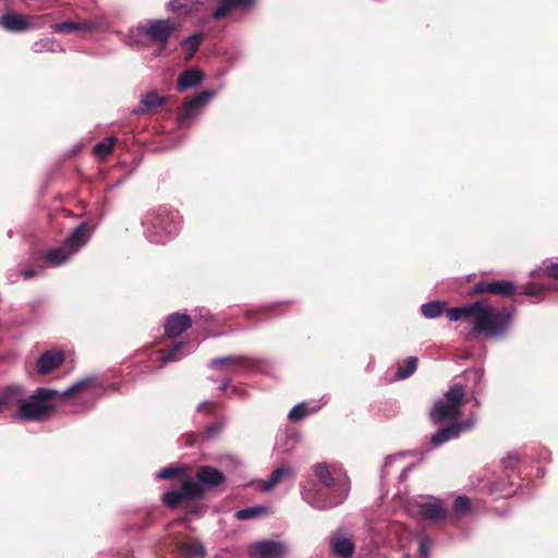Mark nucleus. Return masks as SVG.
Returning a JSON list of instances; mask_svg holds the SVG:
<instances>
[{
  "mask_svg": "<svg viewBox=\"0 0 558 558\" xmlns=\"http://www.w3.org/2000/svg\"><path fill=\"white\" fill-rule=\"evenodd\" d=\"M432 541L428 536L423 535L418 539V558H429L428 548Z\"/></svg>",
  "mask_w": 558,
  "mask_h": 558,
  "instance_id": "a18cd8bd",
  "label": "nucleus"
},
{
  "mask_svg": "<svg viewBox=\"0 0 558 558\" xmlns=\"http://www.w3.org/2000/svg\"><path fill=\"white\" fill-rule=\"evenodd\" d=\"M75 254L64 243L34 253L31 257L35 265L44 264L47 267H61L69 264Z\"/></svg>",
  "mask_w": 558,
  "mask_h": 558,
  "instance_id": "9d476101",
  "label": "nucleus"
},
{
  "mask_svg": "<svg viewBox=\"0 0 558 558\" xmlns=\"http://www.w3.org/2000/svg\"><path fill=\"white\" fill-rule=\"evenodd\" d=\"M489 294L498 296H511L515 292V284L509 280H495L487 283Z\"/></svg>",
  "mask_w": 558,
  "mask_h": 558,
  "instance_id": "2f4dec72",
  "label": "nucleus"
},
{
  "mask_svg": "<svg viewBox=\"0 0 558 558\" xmlns=\"http://www.w3.org/2000/svg\"><path fill=\"white\" fill-rule=\"evenodd\" d=\"M395 460H396V457H387L385 459L383 468H381V474H380L381 480H384L388 475V469L395 462Z\"/></svg>",
  "mask_w": 558,
  "mask_h": 558,
  "instance_id": "603ef678",
  "label": "nucleus"
},
{
  "mask_svg": "<svg viewBox=\"0 0 558 558\" xmlns=\"http://www.w3.org/2000/svg\"><path fill=\"white\" fill-rule=\"evenodd\" d=\"M166 48H163L162 46L159 45V48L154 52V56L155 57H159L162 54V52L165 51Z\"/></svg>",
  "mask_w": 558,
  "mask_h": 558,
  "instance_id": "bf43d9fd",
  "label": "nucleus"
},
{
  "mask_svg": "<svg viewBox=\"0 0 558 558\" xmlns=\"http://www.w3.org/2000/svg\"><path fill=\"white\" fill-rule=\"evenodd\" d=\"M487 283V281L476 282L471 290V294L488 293Z\"/></svg>",
  "mask_w": 558,
  "mask_h": 558,
  "instance_id": "8fccbe9b",
  "label": "nucleus"
},
{
  "mask_svg": "<svg viewBox=\"0 0 558 558\" xmlns=\"http://www.w3.org/2000/svg\"><path fill=\"white\" fill-rule=\"evenodd\" d=\"M32 50L35 53L65 51L64 47L62 45H59L57 40L52 37H46L35 41L32 46Z\"/></svg>",
  "mask_w": 558,
  "mask_h": 558,
  "instance_id": "72a5a7b5",
  "label": "nucleus"
},
{
  "mask_svg": "<svg viewBox=\"0 0 558 558\" xmlns=\"http://www.w3.org/2000/svg\"><path fill=\"white\" fill-rule=\"evenodd\" d=\"M192 325V318L184 313H172L166 318L165 333L168 337H179Z\"/></svg>",
  "mask_w": 558,
  "mask_h": 558,
  "instance_id": "412c9836",
  "label": "nucleus"
},
{
  "mask_svg": "<svg viewBox=\"0 0 558 558\" xmlns=\"http://www.w3.org/2000/svg\"><path fill=\"white\" fill-rule=\"evenodd\" d=\"M93 233L94 228L87 221H82L70 232L63 243L76 255L87 245Z\"/></svg>",
  "mask_w": 558,
  "mask_h": 558,
  "instance_id": "dca6fc26",
  "label": "nucleus"
},
{
  "mask_svg": "<svg viewBox=\"0 0 558 558\" xmlns=\"http://www.w3.org/2000/svg\"><path fill=\"white\" fill-rule=\"evenodd\" d=\"M416 508L421 519L430 523H439L448 518L442 500L436 497H429L428 500L416 502Z\"/></svg>",
  "mask_w": 558,
  "mask_h": 558,
  "instance_id": "ddd939ff",
  "label": "nucleus"
},
{
  "mask_svg": "<svg viewBox=\"0 0 558 558\" xmlns=\"http://www.w3.org/2000/svg\"><path fill=\"white\" fill-rule=\"evenodd\" d=\"M211 403L209 401H203V402L198 403V405L196 407V411L202 412Z\"/></svg>",
  "mask_w": 558,
  "mask_h": 558,
  "instance_id": "4d7b16f0",
  "label": "nucleus"
},
{
  "mask_svg": "<svg viewBox=\"0 0 558 558\" xmlns=\"http://www.w3.org/2000/svg\"><path fill=\"white\" fill-rule=\"evenodd\" d=\"M203 38H204V34L202 32H195L192 35L184 37L182 39L181 46H182V48H184L187 51L186 57H185L187 60L195 56V53L197 52V50L201 46Z\"/></svg>",
  "mask_w": 558,
  "mask_h": 558,
  "instance_id": "c9c22d12",
  "label": "nucleus"
},
{
  "mask_svg": "<svg viewBox=\"0 0 558 558\" xmlns=\"http://www.w3.org/2000/svg\"><path fill=\"white\" fill-rule=\"evenodd\" d=\"M283 478H289L291 481L295 480V472L289 464H282L275 469L271 472L269 480L263 485L262 489L264 492H268L278 485Z\"/></svg>",
  "mask_w": 558,
  "mask_h": 558,
  "instance_id": "a878e982",
  "label": "nucleus"
},
{
  "mask_svg": "<svg viewBox=\"0 0 558 558\" xmlns=\"http://www.w3.org/2000/svg\"><path fill=\"white\" fill-rule=\"evenodd\" d=\"M11 399V397H7L5 390L3 391V396L0 397V413L3 411L5 403Z\"/></svg>",
  "mask_w": 558,
  "mask_h": 558,
  "instance_id": "6e6d98bb",
  "label": "nucleus"
},
{
  "mask_svg": "<svg viewBox=\"0 0 558 558\" xmlns=\"http://www.w3.org/2000/svg\"><path fill=\"white\" fill-rule=\"evenodd\" d=\"M166 102V97L160 95L157 90L153 89L145 94L137 107L131 110L133 116H145L149 111L161 107Z\"/></svg>",
  "mask_w": 558,
  "mask_h": 558,
  "instance_id": "b1692460",
  "label": "nucleus"
},
{
  "mask_svg": "<svg viewBox=\"0 0 558 558\" xmlns=\"http://www.w3.org/2000/svg\"><path fill=\"white\" fill-rule=\"evenodd\" d=\"M205 80L204 73L197 68H191L181 72L177 80L175 90L183 93L187 89L197 88Z\"/></svg>",
  "mask_w": 558,
  "mask_h": 558,
  "instance_id": "4be33fe9",
  "label": "nucleus"
},
{
  "mask_svg": "<svg viewBox=\"0 0 558 558\" xmlns=\"http://www.w3.org/2000/svg\"><path fill=\"white\" fill-rule=\"evenodd\" d=\"M293 304H294V301H292V300H283V301H278L275 303H269L267 305H264L260 307V311L266 313V312H270L276 306L293 305Z\"/></svg>",
  "mask_w": 558,
  "mask_h": 558,
  "instance_id": "09e8293b",
  "label": "nucleus"
},
{
  "mask_svg": "<svg viewBox=\"0 0 558 558\" xmlns=\"http://www.w3.org/2000/svg\"><path fill=\"white\" fill-rule=\"evenodd\" d=\"M459 377H462L465 381H471L473 384L471 389V398L476 403V405H480L477 395L482 393L483 391V372L480 368L466 369L462 372Z\"/></svg>",
  "mask_w": 558,
  "mask_h": 558,
  "instance_id": "bb28decb",
  "label": "nucleus"
},
{
  "mask_svg": "<svg viewBox=\"0 0 558 558\" xmlns=\"http://www.w3.org/2000/svg\"><path fill=\"white\" fill-rule=\"evenodd\" d=\"M201 5V0H169L166 4V9L168 12L179 16L190 17Z\"/></svg>",
  "mask_w": 558,
  "mask_h": 558,
  "instance_id": "393cba45",
  "label": "nucleus"
},
{
  "mask_svg": "<svg viewBox=\"0 0 558 558\" xmlns=\"http://www.w3.org/2000/svg\"><path fill=\"white\" fill-rule=\"evenodd\" d=\"M225 427H226V420L225 418H219L216 422L209 424L205 428L204 435H205V437L207 439H214V438H216L222 432V429Z\"/></svg>",
  "mask_w": 558,
  "mask_h": 558,
  "instance_id": "37998d69",
  "label": "nucleus"
},
{
  "mask_svg": "<svg viewBox=\"0 0 558 558\" xmlns=\"http://www.w3.org/2000/svg\"><path fill=\"white\" fill-rule=\"evenodd\" d=\"M50 27H51L52 32L56 34L78 32V23L74 22V21H64L61 23H54Z\"/></svg>",
  "mask_w": 558,
  "mask_h": 558,
  "instance_id": "c03bdc74",
  "label": "nucleus"
},
{
  "mask_svg": "<svg viewBox=\"0 0 558 558\" xmlns=\"http://www.w3.org/2000/svg\"><path fill=\"white\" fill-rule=\"evenodd\" d=\"M5 395L15 399L19 403V408L12 414V417L25 422L46 421L50 413L56 410L57 401H60L59 390L46 387H38L29 397L24 398V388L19 385H11L5 388Z\"/></svg>",
  "mask_w": 558,
  "mask_h": 558,
  "instance_id": "f03ea898",
  "label": "nucleus"
},
{
  "mask_svg": "<svg viewBox=\"0 0 558 558\" xmlns=\"http://www.w3.org/2000/svg\"><path fill=\"white\" fill-rule=\"evenodd\" d=\"M531 278L544 277L551 281L550 289L558 292V257L545 258L530 271Z\"/></svg>",
  "mask_w": 558,
  "mask_h": 558,
  "instance_id": "a211bd4d",
  "label": "nucleus"
},
{
  "mask_svg": "<svg viewBox=\"0 0 558 558\" xmlns=\"http://www.w3.org/2000/svg\"><path fill=\"white\" fill-rule=\"evenodd\" d=\"M8 279H9L10 282H14L15 281V279H13L11 276H8Z\"/></svg>",
  "mask_w": 558,
  "mask_h": 558,
  "instance_id": "e2e57ef3",
  "label": "nucleus"
},
{
  "mask_svg": "<svg viewBox=\"0 0 558 558\" xmlns=\"http://www.w3.org/2000/svg\"><path fill=\"white\" fill-rule=\"evenodd\" d=\"M286 550V545L280 541L263 539L254 543L252 555L258 558H281Z\"/></svg>",
  "mask_w": 558,
  "mask_h": 558,
  "instance_id": "6ab92c4d",
  "label": "nucleus"
},
{
  "mask_svg": "<svg viewBox=\"0 0 558 558\" xmlns=\"http://www.w3.org/2000/svg\"><path fill=\"white\" fill-rule=\"evenodd\" d=\"M178 28V24L171 19H150L146 23H140L129 29L126 35L129 46H138L140 36H146L149 41L157 43L167 48L169 39Z\"/></svg>",
  "mask_w": 558,
  "mask_h": 558,
  "instance_id": "0eeeda50",
  "label": "nucleus"
},
{
  "mask_svg": "<svg viewBox=\"0 0 558 558\" xmlns=\"http://www.w3.org/2000/svg\"><path fill=\"white\" fill-rule=\"evenodd\" d=\"M466 387V384L453 381L444 396L434 402L429 412L433 424L459 422Z\"/></svg>",
  "mask_w": 558,
  "mask_h": 558,
  "instance_id": "423d86ee",
  "label": "nucleus"
},
{
  "mask_svg": "<svg viewBox=\"0 0 558 558\" xmlns=\"http://www.w3.org/2000/svg\"><path fill=\"white\" fill-rule=\"evenodd\" d=\"M226 364H233V365L238 366L239 371L242 374H248V373L255 372L257 369L258 365L260 364V361L257 359H254V357L246 356V355L231 354V355L219 356V357L213 359L209 362L208 366L210 368H218L219 366L226 365Z\"/></svg>",
  "mask_w": 558,
  "mask_h": 558,
  "instance_id": "4468645a",
  "label": "nucleus"
},
{
  "mask_svg": "<svg viewBox=\"0 0 558 558\" xmlns=\"http://www.w3.org/2000/svg\"><path fill=\"white\" fill-rule=\"evenodd\" d=\"M459 307L461 318L471 319L473 322V331L475 333H483L486 338H498L506 335L515 315L513 306L496 311L484 300Z\"/></svg>",
  "mask_w": 558,
  "mask_h": 558,
  "instance_id": "f257e3e1",
  "label": "nucleus"
},
{
  "mask_svg": "<svg viewBox=\"0 0 558 558\" xmlns=\"http://www.w3.org/2000/svg\"><path fill=\"white\" fill-rule=\"evenodd\" d=\"M41 274H43V271H38L34 268H26L21 271V276L23 277L24 280H29V279L34 278L35 276L41 275Z\"/></svg>",
  "mask_w": 558,
  "mask_h": 558,
  "instance_id": "864d4df0",
  "label": "nucleus"
},
{
  "mask_svg": "<svg viewBox=\"0 0 558 558\" xmlns=\"http://www.w3.org/2000/svg\"><path fill=\"white\" fill-rule=\"evenodd\" d=\"M453 510L458 515L465 517L472 511V500L465 495L454 498Z\"/></svg>",
  "mask_w": 558,
  "mask_h": 558,
  "instance_id": "79ce46f5",
  "label": "nucleus"
},
{
  "mask_svg": "<svg viewBox=\"0 0 558 558\" xmlns=\"http://www.w3.org/2000/svg\"><path fill=\"white\" fill-rule=\"evenodd\" d=\"M545 474V470L543 468L537 469V475L543 476Z\"/></svg>",
  "mask_w": 558,
  "mask_h": 558,
  "instance_id": "052dcab7",
  "label": "nucleus"
},
{
  "mask_svg": "<svg viewBox=\"0 0 558 558\" xmlns=\"http://www.w3.org/2000/svg\"><path fill=\"white\" fill-rule=\"evenodd\" d=\"M472 420L462 422H451L448 425L438 428L432 435L430 442L435 448H438L450 440L459 438L462 432L472 428Z\"/></svg>",
  "mask_w": 558,
  "mask_h": 558,
  "instance_id": "9b49d317",
  "label": "nucleus"
},
{
  "mask_svg": "<svg viewBox=\"0 0 558 558\" xmlns=\"http://www.w3.org/2000/svg\"><path fill=\"white\" fill-rule=\"evenodd\" d=\"M521 462L519 452H509L501 459L505 474H490L483 480V488L494 498H509L513 496L520 486V475L515 474Z\"/></svg>",
  "mask_w": 558,
  "mask_h": 558,
  "instance_id": "39448f33",
  "label": "nucleus"
},
{
  "mask_svg": "<svg viewBox=\"0 0 558 558\" xmlns=\"http://www.w3.org/2000/svg\"><path fill=\"white\" fill-rule=\"evenodd\" d=\"M99 24L94 21L78 23V32H92L98 29Z\"/></svg>",
  "mask_w": 558,
  "mask_h": 558,
  "instance_id": "49530a36",
  "label": "nucleus"
},
{
  "mask_svg": "<svg viewBox=\"0 0 558 558\" xmlns=\"http://www.w3.org/2000/svg\"><path fill=\"white\" fill-rule=\"evenodd\" d=\"M329 545L332 555L350 558L355 549V544L343 527H338L329 536Z\"/></svg>",
  "mask_w": 558,
  "mask_h": 558,
  "instance_id": "2eb2a0df",
  "label": "nucleus"
},
{
  "mask_svg": "<svg viewBox=\"0 0 558 558\" xmlns=\"http://www.w3.org/2000/svg\"><path fill=\"white\" fill-rule=\"evenodd\" d=\"M268 512V507L263 505H256L247 508H243L238 510L234 513V518L239 521H247L255 518H260L266 515Z\"/></svg>",
  "mask_w": 558,
  "mask_h": 558,
  "instance_id": "f704fd0d",
  "label": "nucleus"
},
{
  "mask_svg": "<svg viewBox=\"0 0 558 558\" xmlns=\"http://www.w3.org/2000/svg\"><path fill=\"white\" fill-rule=\"evenodd\" d=\"M447 302L444 300H434L421 305L420 311L423 317L435 319L440 317L446 311Z\"/></svg>",
  "mask_w": 558,
  "mask_h": 558,
  "instance_id": "7c9ffc66",
  "label": "nucleus"
},
{
  "mask_svg": "<svg viewBox=\"0 0 558 558\" xmlns=\"http://www.w3.org/2000/svg\"><path fill=\"white\" fill-rule=\"evenodd\" d=\"M216 95V89H204L191 99H184L182 109L175 117L177 125L181 129L187 128L189 122L201 114Z\"/></svg>",
  "mask_w": 558,
  "mask_h": 558,
  "instance_id": "6e6552de",
  "label": "nucleus"
},
{
  "mask_svg": "<svg viewBox=\"0 0 558 558\" xmlns=\"http://www.w3.org/2000/svg\"><path fill=\"white\" fill-rule=\"evenodd\" d=\"M445 313L447 314L448 319L450 322H458V320L461 319L460 307L459 306H454V307H450V308H448L446 306Z\"/></svg>",
  "mask_w": 558,
  "mask_h": 558,
  "instance_id": "de8ad7c7",
  "label": "nucleus"
},
{
  "mask_svg": "<svg viewBox=\"0 0 558 558\" xmlns=\"http://www.w3.org/2000/svg\"><path fill=\"white\" fill-rule=\"evenodd\" d=\"M64 362V352L59 349L45 351L37 360L36 369L40 375H47Z\"/></svg>",
  "mask_w": 558,
  "mask_h": 558,
  "instance_id": "aec40b11",
  "label": "nucleus"
},
{
  "mask_svg": "<svg viewBox=\"0 0 558 558\" xmlns=\"http://www.w3.org/2000/svg\"><path fill=\"white\" fill-rule=\"evenodd\" d=\"M97 380L96 375H89L84 378H81L69 386L65 390L59 391V400H64L65 398L72 397L76 393L84 392L88 390L93 384Z\"/></svg>",
  "mask_w": 558,
  "mask_h": 558,
  "instance_id": "c85d7f7f",
  "label": "nucleus"
},
{
  "mask_svg": "<svg viewBox=\"0 0 558 558\" xmlns=\"http://www.w3.org/2000/svg\"><path fill=\"white\" fill-rule=\"evenodd\" d=\"M318 410V407L316 408H310L307 402H300L295 404L288 414V418L292 422H301L305 417H307L311 413Z\"/></svg>",
  "mask_w": 558,
  "mask_h": 558,
  "instance_id": "58836bf2",
  "label": "nucleus"
},
{
  "mask_svg": "<svg viewBox=\"0 0 558 558\" xmlns=\"http://www.w3.org/2000/svg\"><path fill=\"white\" fill-rule=\"evenodd\" d=\"M300 440V434L295 432H284L277 435L275 451L279 453L291 452Z\"/></svg>",
  "mask_w": 558,
  "mask_h": 558,
  "instance_id": "cd10ccee",
  "label": "nucleus"
},
{
  "mask_svg": "<svg viewBox=\"0 0 558 558\" xmlns=\"http://www.w3.org/2000/svg\"><path fill=\"white\" fill-rule=\"evenodd\" d=\"M313 472H314L315 477L318 480V482H316L318 485H331V484L335 485L336 483H338V480L341 477V476L335 477L331 474V472L329 471L327 463H325V462H319V463L314 464Z\"/></svg>",
  "mask_w": 558,
  "mask_h": 558,
  "instance_id": "473e14b6",
  "label": "nucleus"
},
{
  "mask_svg": "<svg viewBox=\"0 0 558 558\" xmlns=\"http://www.w3.org/2000/svg\"><path fill=\"white\" fill-rule=\"evenodd\" d=\"M184 348H189V343L186 342H177L167 350H163L161 352V362L162 364L177 362L182 359L183 354H181V351Z\"/></svg>",
  "mask_w": 558,
  "mask_h": 558,
  "instance_id": "4c0bfd02",
  "label": "nucleus"
},
{
  "mask_svg": "<svg viewBox=\"0 0 558 558\" xmlns=\"http://www.w3.org/2000/svg\"><path fill=\"white\" fill-rule=\"evenodd\" d=\"M351 490L350 478L344 474L335 485H318L315 481H307L300 486L301 499L312 509L327 512L348 499Z\"/></svg>",
  "mask_w": 558,
  "mask_h": 558,
  "instance_id": "7ed1b4c3",
  "label": "nucleus"
},
{
  "mask_svg": "<svg viewBox=\"0 0 558 558\" xmlns=\"http://www.w3.org/2000/svg\"><path fill=\"white\" fill-rule=\"evenodd\" d=\"M121 184H122V181H118V182H116V183L113 184V186H114V187H118V186H120Z\"/></svg>",
  "mask_w": 558,
  "mask_h": 558,
  "instance_id": "680f3d73",
  "label": "nucleus"
},
{
  "mask_svg": "<svg viewBox=\"0 0 558 558\" xmlns=\"http://www.w3.org/2000/svg\"><path fill=\"white\" fill-rule=\"evenodd\" d=\"M189 480L191 484H194L198 498L203 499L207 490L223 484L227 481V476L215 466L201 465L195 473V477H189Z\"/></svg>",
  "mask_w": 558,
  "mask_h": 558,
  "instance_id": "1a4fd4ad",
  "label": "nucleus"
},
{
  "mask_svg": "<svg viewBox=\"0 0 558 558\" xmlns=\"http://www.w3.org/2000/svg\"><path fill=\"white\" fill-rule=\"evenodd\" d=\"M116 143V136H108L104 141L95 144V146L93 147V154L98 158H106L111 154Z\"/></svg>",
  "mask_w": 558,
  "mask_h": 558,
  "instance_id": "ea45409f",
  "label": "nucleus"
},
{
  "mask_svg": "<svg viewBox=\"0 0 558 558\" xmlns=\"http://www.w3.org/2000/svg\"><path fill=\"white\" fill-rule=\"evenodd\" d=\"M177 548L185 558L204 557L207 553L205 545L199 539L179 542Z\"/></svg>",
  "mask_w": 558,
  "mask_h": 558,
  "instance_id": "c756f323",
  "label": "nucleus"
},
{
  "mask_svg": "<svg viewBox=\"0 0 558 558\" xmlns=\"http://www.w3.org/2000/svg\"><path fill=\"white\" fill-rule=\"evenodd\" d=\"M230 384H231V378H225V379L220 383V385H219V387H218V390H220V391H225V390H227V389H228V387L230 386Z\"/></svg>",
  "mask_w": 558,
  "mask_h": 558,
  "instance_id": "5fc2aeb1",
  "label": "nucleus"
},
{
  "mask_svg": "<svg viewBox=\"0 0 558 558\" xmlns=\"http://www.w3.org/2000/svg\"><path fill=\"white\" fill-rule=\"evenodd\" d=\"M186 469L181 464H170L155 475L156 480H171L178 476H184Z\"/></svg>",
  "mask_w": 558,
  "mask_h": 558,
  "instance_id": "a19ab883",
  "label": "nucleus"
},
{
  "mask_svg": "<svg viewBox=\"0 0 558 558\" xmlns=\"http://www.w3.org/2000/svg\"><path fill=\"white\" fill-rule=\"evenodd\" d=\"M411 469H412V465H409V466L404 468V469L401 471V473H400V475H399V478H400L401 481L405 480V478H407V476H408V473H409V471H410Z\"/></svg>",
  "mask_w": 558,
  "mask_h": 558,
  "instance_id": "13d9d810",
  "label": "nucleus"
},
{
  "mask_svg": "<svg viewBox=\"0 0 558 558\" xmlns=\"http://www.w3.org/2000/svg\"><path fill=\"white\" fill-rule=\"evenodd\" d=\"M199 500L194 484H191L189 477L182 481L180 489L166 492L161 496V501L169 508L175 509L183 501Z\"/></svg>",
  "mask_w": 558,
  "mask_h": 558,
  "instance_id": "f8f14e48",
  "label": "nucleus"
},
{
  "mask_svg": "<svg viewBox=\"0 0 558 558\" xmlns=\"http://www.w3.org/2000/svg\"><path fill=\"white\" fill-rule=\"evenodd\" d=\"M418 365V359L416 356H409L404 360L402 365H399L395 374L397 380H402L411 377Z\"/></svg>",
  "mask_w": 558,
  "mask_h": 558,
  "instance_id": "e433bc0d",
  "label": "nucleus"
},
{
  "mask_svg": "<svg viewBox=\"0 0 558 558\" xmlns=\"http://www.w3.org/2000/svg\"><path fill=\"white\" fill-rule=\"evenodd\" d=\"M544 292H545V288L538 287V288L526 289L522 292V294L525 296H541L544 294Z\"/></svg>",
  "mask_w": 558,
  "mask_h": 558,
  "instance_id": "3c124183",
  "label": "nucleus"
},
{
  "mask_svg": "<svg viewBox=\"0 0 558 558\" xmlns=\"http://www.w3.org/2000/svg\"><path fill=\"white\" fill-rule=\"evenodd\" d=\"M257 0H219L218 5L211 12V19L222 20L232 11H251L255 8Z\"/></svg>",
  "mask_w": 558,
  "mask_h": 558,
  "instance_id": "f3484780",
  "label": "nucleus"
},
{
  "mask_svg": "<svg viewBox=\"0 0 558 558\" xmlns=\"http://www.w3.org/2000/svg\"><path fill=\"white\" fill-rule=\"evenodd\" d=\"M0 26L10 33H22L32 27L27 16L17 12H7L0 17Z\"/></svg>",
  "mask_w": 558,
  "mask_h": 558,
  "instance_id": "5701e85b",
  "label": "nucleus"
},
{
  "mask_svg": "<svg viewBox=\"0 0 558 558\" xmlns=\"http://www.w3.org/2000/svg\"><path fill=\"white\" fill-rule=\"evenodd\" d=\"M142 227L147 241L154 244H166L179 234L182 216L172 207L160 206L144 215Z\"/></svg>",
  "mask_w": 558,
  "mask_h": 558,
  "instance_id": "20e7f679",
  "label": "nucleus"
}]
</instances>
